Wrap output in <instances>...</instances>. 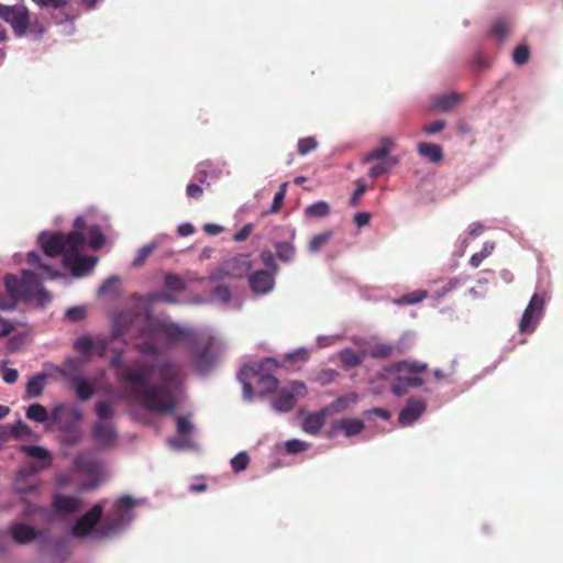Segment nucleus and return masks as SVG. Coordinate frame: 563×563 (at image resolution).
I'll return each instance as SVG.
<instances>
[{
    "instance_id": "1",
    "label": "nucleus",
    "mask_w": 563,
    "mask_h": 563,
    "mask_svg": "<svg viewBox=\"0 0 563 563\" xmlns=\"http://www.w3.org/2000/svg\"><path fill=\"white\" fill-rule=\"evenodd\" d=\"M123 351H115L110 358V366L115 369V378L130 386L131 393L142 398L144 407L155 413H169L177 402L163 387L147 385L154 372L153 365L143 364L137 360L133 365L122 361Z\"/></svg>"
},
{
    "instance_id": "2",
    "label": "nucleus",
    "mask_w": 563,
    "mask_h": 563,
    "mask_svg": "<svg viewBox=\"0 0 563 563\" xmlns=\"http://www.w3.org/2000/svg\"><path fill=\"white\" fill-rule=\"evenodd\" d=\"M21 451L36 462L21 467L14 479V490L21 496L38 494L40 479L37 474L52 464V454L48 450L38 445H22Z\"/></svg>"
},
{
    "instance_id": "3",
    "label": "nucleus",
    "mask_w": 563,
    "mask_h": 563,
    "mask_svg": "<svg viewBox=\"0 0 563 563\" xmlns=\"http://www.w3.org/2000/svg\"><path fill=\"white\" fill-rule=\"evenodd\" d=\"M278 366L279 364L275 358H265L260 364L243 366L238 374V378L243 385L244 396L247 399L252 398L253 379L256 383L260 394L266 395L274 393L278 388L279 380L273 375V372L277 369Z\"/></svg>"
},
{
    "instance_id": "4",
    "label": "nucleus",
    "mask_w": 563,
    "mask_h": 563,
    "mask_svg": "<svg viewBox=\"0 0 563 563\" xmlns=\"http://www.w3.org/2000/svg\"><path fill=\"white\" fill-rule=\"evenodd\" d=\"M4 286L15 303L20 299L36 298L41 305L51 300V296L42 287L38 276L31 271H23L21 278L13 274L5 275Z\"/></svg>"
},
{
    "instance_id": "5",
    "label": "nucleus",
    "mask_w": 563,
    "mask_h": 563,
    "mask_svg": "<svg viewBox=\"0 0 563 563\" xmlns=\"http://www.w3.org/2000/svg\"><path fill=\"white\" fill-rule=\"evenodd\" d=\"M428 369L427 363L400 361L387 367L388 373L396 374L395 382L390 385V391L395 396L405 395L409 388H417L423 385L424 380L420 374Z\"/></svg>"
},
{
    "instance_id": "6",
    "label": "nucleus",
    "mask_w": 563,
    "mask_h": 563,
    "mask_svg": "<svg viewBox=\"0 0 563 563\" xmlns=\"http://www.w3.org/2000/svg\"><path fill=\"white\" fill-rule=\"evenodd\" d=\"M38 243L45 255L55 257L63 253L65 255L67 252L82 249L86 244V236L77 231H71L67 234L62 232H42L38 236Z\"/></svg>"
},
{
    "instance_id": "7",
    "label": "nucleus",
    "mask_w": 563,
    "mask_h": 563,
    "mask_svg": "<svg viewBox=\"0 0 563 563\" xmlns=\"http://www.w3.org/2000/svg\"><path fill=\"white\" fill-rule=\"evenodd\" d=\"M0 18L10 24L19 37L26 33L30 25V12L23 4L5 5L0 3Z\"/></svg>"
},
{
    "instance_id": "8",
    "label": "nucleus",
    "mask_w": 563,
    "mask_h": 563,
    "mask_svg": "<svg viewBox=\"0 0 563 563\" xmlns=\"http://www.w3.org/2000/svg\"><path fill=\"white\" fill-rule=\"evenodd\" d=\"M307 393V387L302 382H292L272 400V407L277 412H288L295 407L296 400L306 397Z\"/></svg>"
},
{
    "instance_id": "9",
    "label": "nucleus",
    "mask_w": 563,
    "mask_h": 563,
    "mask_svg": "<svg viewBox=\"0 0 563 563\" xmlns=\"http://www.w3.org/2000/svg\"><path fill=\"white\" fill-rule=\"evenodd\" d=\"M135 501L130 496H122L115 501V509L109 511L103 518L104 534L115 531L126 522L125 514L131 510Z\"/></svg>"
},
{
    "instance_id": "10",
    "label": "nucleus",
    "mask_w": 563,
    "mask_h": 563,
    "mask_svg": "<svg viewBox=\"0 0 563 563\" xmlns=\"http://www.w3.org/2000/svg\"><path fill=\"white\" fill-rule=\"evenodd\" d=\"M103 515V506L101 504L93 505L86 514H84L71 527L70 533L75 538L88 537L93 528L100 522Z\"/></svg>"
},
{
    "instance_id": "11",
    "label": "nucleus",
    "mask_w": 563,
    "mask_h": 563,
    "mask_svg": "<svg viewBox=\"0 0 563 563\" xmlns=\"http://www.w3.org/2000/svg\"><path fill=\"white\" fill-rule=\"evenodd\" d=\"M80 249L67 252L63 257L64 266L70 271L75 277H81L89 274L97 264V257L82 256L79 254Z\"/></svg>"
},
{
    "instance_id": "12",
    "label": "nucleus",
    "mask_w": 563,
    "mask_h": 563,
    "mask_svg": "<svg viewBox=\"0 0 563 563\" xmlns=\"http://www.w3.org/2000/svg\"><path fill=\"white\" fill-rule=\"evenodd\" d=\"M52 423L64 431H71L78 427L82 413L78 408H68L64 405L56 406L51 413Z\"/></svg>"
},
{
    "instance_id": "13",
    "label": "nucleus",
    "mask_w": 563,
    "mask_h": 563,
    "mask_svg": "<svg viewBox=\"0 0 563 563\" xmlns=\"http://www.w3.org/2000/svg\"><path fill=\"white\" fill-rule=\"evenodd\" d=\"M543 308L544 297L538 292L533 294L519 322L520 332L526 333L534 330L542 316Z\"/></svg>"
},
{
    "instance_id": "14",
    "label": "nucleus",
    "mask_w": 563,
    "mask_h": 563,
    "mask_svg": "<svg viewBox=\"0 0 563 563\" xmlns=\"http://www.w3.org/2000/svg\"><path fill=\"white\" fill-rule=\"evenodd\" d=\"M252 267L249 255L240 254L238 256L227 260L222 264V273L232 278H243L246 276Z\"/></svg>"
},
{
    "instance_id": "15",
    "label": "nucleus",
    "mask_w": 563,
    "mask_h": 563,
    "mask_svg": "<svg viewBox=\"0 0 563 563\" xmlns=\"http://www.w3.org/2000/svg\"><path fill=\"white\" fill-rule=\"evenodd\" d=\"M427 404L420 398H409L401 409L398 421L401 426H409L417 421L426 411Z\"/></svg>"
},
{
    "instance_id": "16",
    "label": "nucleus",
    "mask_w": 563,
    "mask_h": 563,
    "mask_svg": "<svg viewBox=\"0 0 563 563\" xmlns=\"http://www.w3.org/2000/svg\"><path fill=\"white\" fill-rule=\"evenodd\" d=\"M249 284L253 292L258 295L268 294L275 286V274L264 269L256 271L250 274Z\"/></svg>"
},
{
    "instance_id": "17",
    "label": "nucleus",
    "mask_w": 563,
    "mask_h": 563,
    "mask_svg": "<svg viewBox=\"0 0 563 563\" xmlns=\"http://www.w3.org/2000/svg\"><path fill=\"white\" fill-rule=\"evenodd\" d=\"M92 437L100 446H112L117 442V431L112 423L98 421L92 428Z\"/></svg>"
},
{
    "instance_id": "18",
    "label": "nucleus",
    "mask_w": 563,
    "mask_h": 563,
    "mask_svg": "<svg viewBox=\"0 0 563 563\" xmlns=\"http://www.w3.org/2000/svg\"><path fill=\"white\" fill-rule=\"evenodd\" d=\"M156 369L162 380V385L157 386L163 387L174 397V395L168 390L167 387L173 386L179 382V372L176 365L172 361H164L157 365Z\"/></svg>"
},
{
    "instance_id": "19",
    "label": "nucleus",
    "mask_w": 563,
    "mask_h": 563,
    "mask_svg": "<svg viewBox=\"0 0 563 563\" xmlns=\"http://www.w3.org/2000/svg\"><path fill=\"white\" fill-rule=\"evenodd\" d=\"M10 534L15 543L27 544L34 541L40 532L30 525L15 522L10 527Z\"/></svg>"
},
{
    "instance_id": "20",
    "label": "nucleus",
    "mask_w": 563,
    "mask_h": 563,
    "mask_svg": "<svg viewBox=\"0 0 563 563\" xmlns=\"http://www.w3.org/2000/svg\"><path fill=\"white\" fill-rule=\"evenodd\" d=\"M191 333L189 330L176 324L165 322L162 329V338L168 345H175L190 339Z\"/></svg>"
},
{
    "instance_id": "21",
    "label": "nucleus",
    "mask_w": 563,
    "mask_h": 563,
    "mask_svg": "<svg viewBox=\"0 0 563 563\" xmlns=\"http://www.w3.org/2000/svg\"><path fill=\"white\" fill-rule=\"evenodd\" d=\"M364 427V422L361 419L342 418L332 423L331 433L342 431L345 437H353L361 433Z\"/></svg>"
},
{
    "instance_id": "22",
    "label": "nucleus",
    "mask_w": 563,
    "mask_h": 563,
    "mask_svg": "<svg viewBox=\"0 0 563 563\" xmlns=\"http://www.w3.org/2000/svg\"><path fill=\"white\" fill-rule=\"evenodd\" d=\"M81 504V499L74 496H66L56 494L53 497V507L60 512L74 514L76 512Z\"/></svg>"
},
{
    "instance_id": "23",
    "label": "nucleus",
    "mask_w": 563,
    "mask_h": 563,
    "mask_svg": "<svg viewBox=\"0 0 563 563\" xmlns=\"http://www.w3.org/2000/svg\"><path fill=\"white\" fill-rule=\"evenodd\" d=\"M327 413L323 409L308 415L302 421V429L306 433L316 435L320 432L327 420Z\"/></svg>"
},
{
    "instance_id": "24",
    "label": "nucleus",
    "mask_w": 563,
    "mask_h": 563,
    "mask_svg": "<svg viewBox=\"0 0 563 563\" xmlns=\"http://www.w3.org/2000/svg\"><path fill=\"white\" fill-rule=\"evenodd\" d=\"M360 399V396L356 393H350L344 396L336 398L334 401L323 407L322 409L327 413V416L333 413H340L344 411L350 404H355Z\"/></svg>"
},
{
    "instance_id": "25",
    "label": "nucleus",
    "mask_w": 563,
    "mask_h": 563,
    "mask_svg": "<svg viewBox=\"0 0 563 563\" xmlns=\"http://www.w3.org/2000/svg\"><path fill=\"white\" fill-rule=\"evenodd\" d=\"M220 169H218L212 162L210 161H203L197 165V170L195 174V179L199 181L200 184H207V186H210V184L207 181L208 178L218 179L220 176Z\"/></svg>"
},
{
    "instance_id": "26",
    "label": "nucleus",
    "mask_w": 563,
    "mask_h": 563,
    "mask_svg": "<svg viewBox=\"0 0 563 563\" xmlns=\"http://www.w3.org/2000/svg\"><path fill=\"white\" fill-rule=\"evenodd\" d=\"M419 155L431 163H439L443 159V151L439 144L421 142L417 146Z\"/></svg>"
},
{
    "instance_id": "27",
    "label": "nucleus",
    "mask_w": 563,
    "mask_h": 563,
    "mask_svg": "<svg viewBox=\"0 0 563 563\" xmlns=\"http://www.w3.org/2000/svg\"><path fill=\"white\" fill-rule=\"evenodd\" d=\"M394 146V142L389 137H383L380 140L379 146L368 152L364 158V163H369L373 161H383L388 159L387 155L391 151Z\"/></svg>"
},
{
    "instance_id": "28",
    "label": "nucleus",
    "mask_w": 563,
    "mask_h": 563,
    "mask_svg": "<svg viewBox=\"0 0 563 563\" xmlns=\"http://www.w3.org/2000/svg\"><path fill=\"white\" fill-rule=\"evenodd\" d=\"M165 321L154 319L146 316V323L140 329V335L148 340H156L162 336V329L164 328Z\"/></svg>"
},
{
    "instance_id": "29",
    "label": "nucleus",
    "mask_w": 563,
    "mask_h": 563,
    "mask_svg": "<svg viewBox=\"0 0 563 563\" xmlns=\"http://www.w3.org/2000/svg\"><path fill=\"white\" fill-rule=\"evenodd\" d=\"M46 375L45 374H36L26 384L25 388V397L26 398H36L38 397L45 387Z\"/></svg>"
},
{
    "instance_id": "30",
    "label": "nucleus",
    "mask_w": 563,
    "mask_h": 563,
    "mask_svg": "<svg viewBox=\"0 0 563 563\" xmlns=\"http://www.w3.org/2000/svg\"><path fill=\"white\" fill-rule=\"evenodd\" d=\"M461 100V96L456 92H450L442 96H439L433 107L440 111L448 112L453 109Z\"/></svg>"
},
{
    "instance_id": "31",
    "label": "nucleus",
    "mask_w": 563,
    "mask_h": 563,
    "mask_svg": "<svg viewBox=\"0 0 563 563\" xmlns=\"http://www.w3.org/2000/svg\"><path fill=\"white\" fill-rule=\"evenodd\" d=\"M401 353L398 346L391 343H377L369 349V355L373 358H387L396 354Z\"/></svg>"
},
{
    "instance_id": "32",
    "label": "nucleus",
    "mask_w": 563,
    "mask_h": 563,
    "mask_svg": "<svg viewBox=\"0 0 563 563\" xmlns=\"http://www.w3.org/2000/svg\"><path fill=\"white\" fill-rule=\"evenodd\" d=\"M339 356L344 368H353L360 366L364 358L363 354H360L351 349L341 351Z\"/></svg>"
},
{
    "instance_id": "33",
    "label": "nucleus",
    "mask_w": 563,
    "mask_h": 563,
    "mask_svg": "<svg viewBox=\"0 0 563 563\" xmlns=\"http://www.w3.org/2000/svg\"><path fill=\"white\" fill-rule=\"evenodd\" d=\"M95 340L88 334H82L74 342V349L85 357H89L93 352Z\"/></svg>"
},
{
    "instance_id": "34",
    "label": "nucleus",
    "mask_w": 563,
    "mask_h": 563,
    "mask_svg": "<svg viewBox=\"0 0 563 563\" xmlns=\"http://www.w3.org/2000/svg\"><path fill=\"white\" fill-rule=\"evenodd\" d=\"M87 238L89 239V245L93 250L101 249L106 243V238L98 225H90L86 230Z\"/></svg>"
},
{
    "instance_id": "35",
    "label": "nucleus",
    "mask_w": 563,
    "mask_h": 563,
    "mask_svg": "<svg viewBox=\"0 0 563 563\" xmlns=\"http://www.w3.org/2000/svg\"><path fill=\"white\" fill-rule=\"evenodd\" d=\"M330 206L325 201H317L305 209L308 218H325L330 214Z\"/></svg>"
},
{
    "instance_id": "36",
    "label": "nucleus",
    "mask_w": 563,
    "mask_h": 563,
    "mask_svg": "<svg viewBox=\"0 0 563 563\" xmlns=\"http://www.w3.org/2000/svg\"><path fill=\"white\" fill-rule=\"evenodd\" d=\"M26 418L38 423H44L48 420V412L44 406L33 404L26 409Z\"/></svg>"
},
{
    "instance_id": "37",
    "label": "nucleus",
    "mask_w": 563,
    "mask_h": 563,
    "mask_svg": "<svg viewBox=\"0 0 563 563\" xmlns=\"http://www.w3.org/2000/svg\"><path fill=\"white\" fill-rule=\"evenodd\" d=\"M73 384L76 390V395L81 400H88L93 395V388L84 378L76 377L73 379Z\"/></svg>"
},
{
    "instance_id": "38",
    "label": "nucleus",
    "mask_w": 563,
    "mask_h": 563,
    "mask_svg": "<svg viewBox=\"0 0 563 563\" xmlns=\"http://www.w3.org/2000/svg\"><path fill=\"white\" fill-rule=\"evenodd\" d=\"M494 249L495 243L485 242L482 250L471 256L470 265L474 268H477L482 262L493 253Z\"/></svg>"
},
{
    "instance_id": "39",
    "label": "nucleus",
    "mask_w": 563,
    "mask_h": 563,
    "mask_svg": "<svg viewBox=\"0 0 563 563\" xmlns=\"http://www.w3.org/2000/svg\"><path fill=\"white\" fill-rule=\"evenodd\" d=\"M333 232L328 230L325 232L314 235L309 242V251L314 253L321 250L331 240Z\"/></svg>"
},
{
    "instance_id": "40",
    "label": "nucleus",
    "mask_w": 563,
    "mask_h": 563,
    "mask_svg": "<svg viewBox=\"0 0 563 563\" xmlns=\"http://www.w3.org/2000/svg\"><path fill=\"white\" fill-rule=\"evenodd\" d=\"M394 161L393 159H383V161H378V163H376L375 165H373L369 170H368V175L369 177L372 178H378L379 176L382 175H385L387 173H389L391 166L394 165Z\"/></svg>"
},
{
    "instance_id": "41",
    "label": "nucleus",
    "mask_w": 563,
    "mask_h": 563,
    "mask_svg": "<svg viewBox=\"0 0 563 563\" xmlns=\"http://www.w3.org/2000/svg\"><path fill=\"white\" fill-rule=\"evenodd\" d=\"M164 285L172 291H183L186 287L183 278L176 274L168 273L165 275Z\"/></svg>"
},
{
    "instance_id": "42",
    "label": "nucleus",
    "mask_w": 563,
    "mask_h": 563,
    "mask_svg": "<svg viewBox=\"0 0 563 563\" xmlns=\"http://www.w3.org/2000/svg\"><path fill=\"white\" fill-rule=\"evenodd\" d=\"M27 263L31 265H37L52 279L60 276V274L57 272H54L51 266L42 264L40 255L35 252H30L27 254Z\"/></svg>"
},
{
    "instance_id": "43",
    "label": "nucleus",
    "mask_w": 563,
    "mask_h": 563,
    "mask_svg": "<svg viewBox=\"0 0 563 563\" xmlns=\"http://www.w3.org/2000/svg\"><path fill=\"white\" fill-rule=\"evenodd\" d=\"M276 253L280 261L289 262L295 256V247L288 242H279L276 245Z\"/></svg>"
},
{
    "instance_id": "44",
    "label": "nucleus",
    "mask_w": 563,
    "mask_h": 563,
    "mask_svg": "<svg viewBox=\"0 0 563 563\" xmlns=\"http://www.w3.org/2000/svg\"><path fill=\"white\" fill-rule=\"evenodd\" d=\"M426 297V290H416L401 296L396 302L400 305H415L421 302Z\"/></svg>"
},
{
    "instance_id": "45",
    "label": "nucleus",
    "mask_w": 563,
    "mask_h": 563,
    "mask_svg": "<svg viewBox=\"0 0 563 563\" xmlns=\"http://www.w3.org/2000/svg\"><path fill=\"white\" fill-rule=\"evenodd\" d=\"M96 415L99 421L107 422L114 416V410L107 401H99L96 405Z\"/></svg>"
},
{
    "instance_id": "46",
    "label": "nucleus",
    "mask_w": 563,
    "mask_h": 563,
    "mask_svg": "<svg viewBox=\"0 0 563 563\" xmlns=\"http://www.w3.org/2000/svg\"><path fill=\"white\" fill-rule=\"evenodd\" d=\"M318 146V142L313 136L302 137L297 143V150L299 155L303 156L316 150Z\"/></svg>"
},
{
    "instance_id": "47",
    "label": "nucleus",
    "mask_w": 563,
    "mask_h": 563,
    "mask_svg": "<svg viewBox=\"0 0 563 563\" xmlns=\"http://www.w3.org/2000/svg\"><path fill=\"white\" fill-rule=\"evenodd\" d=\"M249 464L250 457L246 452H240L231 460V467L235 473L246 470Z\"/></svg>"
},
{
    "instance_id": "48",
    "label": "nucleus",
    "mask_w": 563,
    "mask_h": 563,
    "mask_svg": "<svg viewBox=\"0 0 563 563\" xmlns=\"http://www.w3.org/2000/svg\"><path fill=\"white\" fill-rule=\"evenodd\" d=\"M156 249V244L151 243L144 245L137 251V254L133 261V266L139 267L144 264L146 258L152 254V252Z\"/></svg>"
},
{
    "instance_id": "49",
    "label": "nucleus",
    "mask_w": 563,
    "mask_h": 563,
    "mask_svg": "<svg viewBox=\"0 0 563 563\" xmlns=\"http://www.w3.org/2000/svg\"><path fill=\"white\" fill-rule=\"evenodd\" d=\"M155 340H148L136 344V350L143 355L156 356L158 349L154 343Z\"/></svg>"
},
{
    "instance_id": "50",
    "label": "nucleus",
    "mask_w": 563,
    "mask_h": 563,
    "mask_svg": "<svg viewBox=\"0 0 563 563\" xmlns=\"http://www.w3.org/2000/svg\"><path fill=\"white\" fill-rule=\"evenodd\" d=\"M287 185V183L282 184L279 190L275 194L269 212L275 213L282 208L286 196Z\"/></svg>"
},
{
    "instance_id": "51",
    "label": "nucleus",
    "mask_w": 563,
    "mask_h": 563,
    "mask_svg": "<svg viewBox=\"0 0 563 563\" xmlns=\"http://www.w3.org/2000/svg\"><path fill=\"white\" fill-rule=\"evenodd\" d=\"M509 33V25L506 21L498 20L492 25V34L499 40H504Z\"/></svg>"
},
{
    "instance_id": "52",
    "label": "nucleus",
    "mask_w": 563,
    "mask_h": 563,
    "mask_svg": "<svg viewBox=\"0 0 563 563\" xmlns=\"http://www.w3.org/2000/svg\"><path fill=\"white\" fill-rule=\"evenodd\" d=\"M529 48L527 45H519L515 48L512 58L517 65H523L529 59Z\"/></svg>"
},
{
    "instance_id": "53",
    "label": "nucleus",
    "mask_w": 563,
    "mask_h": 563,
    "mask_svg": "<svg viewBox=\"0 0 563 563\" xmlns=\"http://www.w3.org/2000/svg\"><path fill=\"white\" fill-rule=\"evenodd\" d=\"M367 186L364 184L363 180L358 179L356 181V189L354 190L353 195L350 198V206L356 207L362 199V196L366 192Z\"/></svg>"
},
{
    "instance_id": "54",
    "label": "nucleus",
    "mask_w": 563,
    "mask_h": 563,
    "mask_svg": "<svg viewBox=\"0 0 563 563\" xmlns=\"http://www.w3.org/2000/svg\"><path fill=\"white\" fill-rule=\"evenodd\" d=\"M285 448L288 453L297 454L307 450L308 444L303 441L292 439L286 442Z\"/></svg>"
},
{
    "instance_id": "55",
    "label": "nucleus",
    "mask_w": 563,
    "mask_h": 563,
    "mask_svg": "<svg viewBox=\"0 0 563 563\" xmlns=\"http://www.w3.org/2000/svg\"><path fill=\"white\" fill-rule=\"evenodd\" d=\"M176 424L177 432L181 437L190 434L194 429L191 422L185 417H178L176 420Z\"/></svg>"
},
{
    "instance_id": "56",
    "label": "nucleus",
    "mask_w": 563,
    "mask_h": 563,
    "mask_svg": "<svg viewBox=\"0 0 563 563\" xmlns=\"http://www.w3.org/2000/svg\"><path fill=\"white\" fill-rule=\"evenodd\" d=\"M42 8L63 9L68 4V0H33Z\"/></svg>"
},
{
    "instance_id": "57",
    "label": "nucleus",
    "mask_w": 563,
    "mask_h": 563,
    "mask_svg": "<svg viewBox=\"0 0 563 563\" xmlns=\"http://www.w3.org/2000/svg\"><path fill=\"white\" fill-rule=\"evenodd\" d=\"M66 317L71 321H80L86 317V310L82 307H71L66 311Z\"/></svg>"
},
{
    "instance_id": "58",
    "label": "nucleus",
    "mask_w": 563,
    "mask_h": 563,
    "mask_svg": "<svg viewBox=\"0 0 563 563\" xmlns=\"http://www.w3.org/2000/svg\"><path fill=\"white\" fill-rule=\"evenodd\" d=\"M261 258L264 265L271 269L269 273L276 274L278 266L275 262L273 254L268 251H265L261 254Z\"/></svg>"
},
{
    "instance_id": "59",
    "label": "nucleus",
    "mask_w": 563,
    "mask_h": 563,
    "mask_svg": "<svg viewBox=\"0 0 563 563\" xmlns=\"http://www.w3.org/2000/svg\"><path fill=\"white\" fill-rule=\"evenodd\" d=\"M186 194H187V196L189 198L198 200V199H200L202 197L203 189L198 184L190 183V184L187 185Z\"/></svg>"
},
{
    "instance_id": "60",
    "label": "nucleus",
    "mask_w": 563,
    "mask_h": 563,
    "mask_svg": "<svg viewBox=\"0 0 563 563\" xmlns=\"http://www.w3.org/2000/svg\"><path fill=\"white\" fill-rule=\"evenodd\" d=\"M445 128V122L443 120L434 121L430 124H426L422 128V131L427 134H435L441 132Z\"/></svg>"
},
{
    "instance_id": "61",
    "label": "nucleus",
    "mask_w": 563,
    "mask_h": 563,
    "mask_svg": "<svg viewBox=\"0 0 563 563\" xmlns=\"http://www.w3.org/2000/svg\"><path fill=\"white\" fill-rule=\"evenodd\" d=\"M1 372L7 384H14L19 378V372L15 368L3 367Z\"/></svg>"
},
{
    "instance_id": "62",
    "label": "nucleus",
    "mask_w": 563,
    "mask_h": 563,
    "mask_svg": "<svg viewBox=\"0 0 563 563\" xmlns=\"http://www.w3.org/2000/svg\"><path fill=\"white\" fill-rule=\"evenodd\" d=\"M213 295L221 299L223 302H229L231 299V291L229 287L224 285H219L214 288Z\"/></svg>"
},
{
    "instance_id": "63",
    "label": "nucleus",
    "mask_w": 563,
    "mask_h": 563,
    "mask_svg": "<svg viewBox=\"0 0 563 563\" xmlns=\"http://www.w3.org/2000/svg\"><path fill=\"white\" fill-rule=\"evenodd\" d=\"M252 231L253 225L251 223L245 224L239 232L234 234L233 240L235 242H243L251 235Z\"/></svg>"
},
{
    "instance_id": "64",
    "label": "nucleus",
    "mask_w": 563,
    "mask_h": 563,
    "mask_svg": "<svg viewBox=\"0 0 563 563\" xmlns=\"http://www.w3.org/2000/svg\"><path fill=\"white\" fill-rule=\"evenodd\" d=\"M336 376H338V372L335 369L328 368V369H323L319 374V380L322 384H329V383L333 382Z\"/></svg>"
}]
</instances>
